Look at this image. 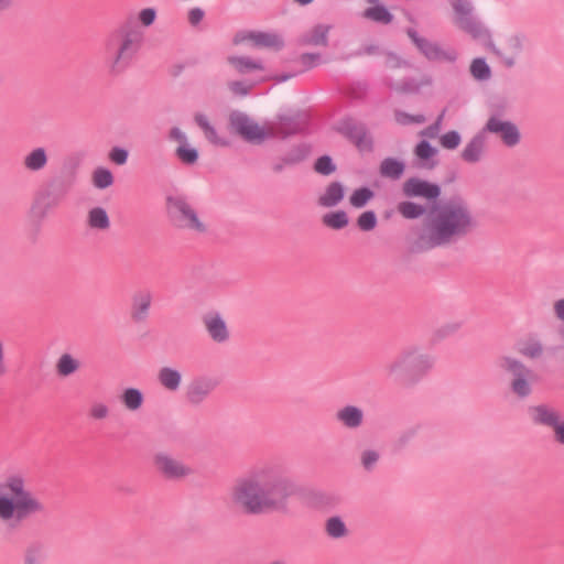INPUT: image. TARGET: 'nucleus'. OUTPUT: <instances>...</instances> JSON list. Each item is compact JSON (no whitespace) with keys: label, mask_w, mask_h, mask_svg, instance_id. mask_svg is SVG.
Masks as SVG:
<instances>
[{"label":"nucleus","mask_w":564,"mask_h":564,"mask_svg":"<svg viewBox=\"0 0 564 564\" xmlns=\"http://www.w3.org/2000/svg\"><path fill=\"white\" fill-rule=\"evenodd\" d=\"M470 74L477 80H487L491 76V70L484 58H475L470 64Z\"/></svg>","instance_id":"nucleus-43"},{"label":"nucleus","mask_w":564,"mask_h":564,"mask_svg":"<svg viewBox=\"0 0 564 564\" xmlns=\"http://www.w3.org/2000/svg\"><path fill=\"white\" fill-rule=\"evenodd\" d=\"M4 343L3 340L0 338V378H2L3 376H6L7 373V366H6V360H4Z\"/></svg>","instance_id":"nucleus-61"},{"label":"nucleus","mask_w":564,"mask_h":564,"mask_svg":"<svg viewBox=\"0 0 564 564\" xmlns=\"http://www.w3.org/2000/svg\"><path fill=\"white\" fill-rule=\"evenodd\" d=\"M496 135L507 148H516L521 142L519 127L512 121L496 119Z\"/></svg>","instance_id":"nucleus-21"},{"label":"nucleus","mask_w":564,"mask_h":564,"mask_svg":"<svg viewBox=\"0 0 564 564\" xmlns=\"http://www.w3.org/2000/svg\"><path fill=\"white\" fill-rule=\"evenodd\" d=\"M436 153L437 150L425 140L419 142L414 149V154L417 159L423 161L422 166L426 169H433L435 166V162L432 161V159Z\"/></svg>","instance_id":"nucleus-36"},{"label":"nucleus","mask_w":564,"mask_h":564,"mask_svg":"<svg viewBox=\"0 0 564 564\" xmlns=\"http://www.w3.org/2000/svg\"><path fill=\"white\" fill-rule=\"evenodd\" d=\"M286 166H289L288 164H285V162L283 161V156L278 159V161L272 165V170L274 173H281Z\"/></svg>","instance_id":"nucleus-63"},{"label":"nucleus","mask_w":564,"mask_h":564,"mask_svg":"<svg viewBox=\"0 0 564 564\" xmlns=\"http://www.w3.org/2000/svg\"><path fill=\"white\" fill-rule=\"evenodd\" d=\"M119 400L128 411L137 412L144 403V395L137 388H127L120 394Z\"/></svg>","instance_id":"nucleus-30"},{"label":"nucleus","mask_w":564,"mask_h":564,"mask_svg":"<svg viewBox=\"0 0 564 564\" xmlns=\"http://www.w3.org/2000/svg\"><path fill=\"white\" fill-rule=\"evenodd\" d=\"M485 132H494V115L487 120V123L481 133H478L471 139V141L465 147L462 152V158L468 163L478 162L482 155L485 149Z\"/></svg>","instance_id":"nucleus-19"},{"label":"nucleus","mask_w":564,"mask_h":564,"mask_svg":"<svg viewBox=\"0 0 564 564\" xmlns=\"http://www.w3.org/2000/svg\"><path fill=\"white\" fill-rule=\"evenodd\" d=\"M519 351L529 358H538L542 355L543 348L539 341L529 340L520 347Z\"/></svg>","instance_id":"nucleus-51"},{"label":"nucleus","mask_w":564,"mask_h":564,"mask_svg":"<svg viewBox=\"0 0 564 564\" xmlns=\"http://www.w3.org/2000/svg\"><path fill=\"white\" fill-rule=\"evenodd\" d=\"M246 40L251 41L253 45L258 47L281 50L284 45V42L280 35L269 32H249L241 39L236 37L235 42L238 43Z\"/></svg>","instance_id":"nucleus-22"},{"label":"nucleus","mask_w":564,"mask_h":564,"mask_svg":"<svg viewBox=\"0 0 564 564\" xmlns=\"http://www.w3.org/2000/svg\"><path fill=\"white\" fill-rule=\"evenodd\" d=\"M460 134L455 131H448L440 138V143L444 149L454 150L460 144Z\"/></svg>","instance_id":"nucleus-50"},{"label":"nucleus","mask_w":564,"mask_h":564,"mask_svg":"<svg viewBox=\"0 0 564 564\" xmlns=\"http://www.w3.org/2000/svg\"><path fill=\"white\" fill-rule=\"evenodd\" d=\"M65 194V189H59L55 193L48 191L41 192L36 197L34 208L40 210L41 217H44L50 210L59 205Z\"/></svg>","instance_id":"nucleus-26"},{"label":"nucleus","mask_w":564,"mask_h":564,"mask_svg":"<svg viewBox=\"0 0 564 564\" xmlns=\"http://www.w3.org/2000/svg\"><path fill=\"white\" fill-rule=\"evenodd\" d=\"M339 132L347 137L361 152L372 150V138L366 127L352 119L343 120L338 128Z\"/></svg>","instance_id":"nucleus-13"},{"label":"nucleus","mask_w":564,"mask_h":564,"mask_svg":"<svg viewBox=\"0 0 564 564\" xmlns=\"http://www.w3.org/2000/svg\"><path fill=\"white\" fill-rule=\"evenodd\" d=\"M501 368L510 375L511 392L520 399L528 398L532 392L533 371L522 362L509 357L501 359Z\"/></svg>","instance_id":"nucleus-7"},{"label":"nucleus","mask_w":564,"mask_h":564,"mask_svg":"<svg viewBox=\"0 0 564 564\" xmlns=\"http://www.w3.org/2000/svg\"><path fill=\"white\" fill-rule=\"evenodd\" d=\"M45 511L24 474L11 473L0 480V522L12 527Z\"/></svg>","instance_id":"nucleus-3"},{"label":"nucleus","mask_w":564,"mask_h":564,"mask_svg":"<svg viewBox=\"0 0 564 564\" xmlns=\"http://www.w3.org/2000/svg\"><path fill=\"white\" fill-rule=\"evenodd\" d=\"M79 368V360L67 352L62 354L55 364L56 373L59 377H69L77 372Z\"/></svg>","instance_id":"nucleus-33"},{"label":"nucleus","mask_w":564,"mask_h":564,"mask_svg":"<svg viewBox=\"0 0 564 564\" xmlns=\"http://www.w3.org/2000/svg\"><path fill=\"white\" fill-rule=\"evenodd\" d=\"M434 366V358L419 346L403 348L384 366L388 380L402 387L417 383Z\"/></svg>","instance_id":"nucleus-5"},{"label":"nucleus","mask_w":564,"mask_h":564,"mask_svg":"<svg viewBox=\"0 0 564 564\" xmlns=\"http://www.w3.org/2000/svg\"><path fill=\"white\" fill-rule=\"evenodd\" d=\"M375 193L369 187H360L352 192L349 197V204L355 208L365 207L372 198Z\"/></svg>","instance_id":"nucleus-41"},{"label":"nucleus","mask_w":564,"mask_h":564,"mask_svg":"<svg viewBox=\"0 0 564 564\" xmlns=\"http://www.w3.org/2000/svg\"><path fill=\"white\" fill-rule=\"evenodd\" d=\"M402 191L406 197H423L426 199H436L441 194L438 185L417 177L406 180L403 183Z\"/></svg>","instance_id":"nucleus-16"},{"label":"nucleus","mask_w":564,"mask_h":564,"mask_svg":"<svg viewBox=\"0 0 564 564\" xmlns=\"http://www.w3.org/2000/svg\"><path fill=\"white\" fill-rule=\"evenodd\" d=\"M404 172V164L392 158L384 159L380 165V174L384 177L399 180Z\"/></svg>","instance_id":"nucleus-37"},{"label":"nucleus","mask_w":564,"mask_h":564,"mask_svg":"<svg viewBox=\"0 0 564 564\" xmlns=\"http://www.w3.org/2000/svg\"><path fill=\"white\" fill-rule=\"evenodd\" d=\"M325 533L333 540L345 539L349 534V530L343 519L338 516L329 517L325 521Z\"/></svg>","instance_id":"nucleus-32"},{"label":"nucleus","mask_w":564,"mask_h":564,"mask_svg":"<svg viewBox=\"0 0 564 564\" xmlns=\"http://www.w3.org/2000/svg\"><path fill=\"white\" fill-rule=\"evenodd\" d=\"M227 62L239 73L247 74L251 70H262L263 65L260 61L246 56H228Z\"/></svg>","instance_id":"nucleus-34"},{"label":"nucleus","mask_w":564,"mask_h":564,"mask_svg":"<svg viewBox=\"0 0 564 564\" xmlns=\"http://www.w3.org/2000/svg\"><path fill=\"white\" fill-rule=\"evenodd\" d=\"M295 494V485L284 467L263 462L236 479L230 489L232 505L247 514L284 511Z\"/></svg>","instance_id":"nucleus-1"},{"label":"nucleus","mask_w":564,"mask_h":564,"mask_svg":"<svg viewBox=\"0 0 564 564\" xmlns=\"http://www.w3.org/2000/svg\"><path fill=\"white\" fill-rule=\"evenodd\" d=\"M454 11V23L475 39L486 35V30L474 12L470 0H448Z\"/></svg>","instance_id":"nucleus-8"},{"label":"nucleus","mask_w":564,"mask_h":564,"mask_svg":"<svg viewBox=\"0 0 564 564\" xmlns=\"http://www.w3.org/2000/svg\"><path fill=\"white\" fill-rule=\"evenodd\" d=\"M194 121L202 129L208 142L218 147L228 145V141L218 135L216 129L210 124L208 118L204 113H196L194 116Z\"/></svg>","instance_id":"nucleus-29"},{"label":"nucleus","mask_w":564,"mask_h":564,"mask_svg":"<svg viewBox=\"0 0 564 564\" xmlns=\"http://www.w3.org/2000/svg\"><path fill=\"white\" fill-rule=\"evenodd\" d=\"M169 139L171 141H175L178 143V145H185L188 142V138L186 133L181 130L178 127H173L169 132Z\"/></svg>","instance_id":"nucleus-57"},{"label":"nucleus","mask_w":564,"mask_h":564,"mask_svg":"<svg viewBox=\"0 0 564 564\" xmlns=\"http://www.w3.org/2000/svg\"><path fill=\"white\" fill-rule=\"evenodd\" d=\"M362 18L381 25H389L393 22V14L383 6L368 7L362 12Z\"/></svg>","instance_id":"nucleus-31"},{"label":"nucleus","mask_w":564,"mask_h":564,"mask_svg":"<svg viewBox=\"0 0 564 564\" xmlns=\"http://www.w3.org/2000/svg\"><path fill=\"white\" fill-rule=\"evenodd\" d=\"M175 156L185 165H194L198 161L199 154L196 148L187 143L175 149Z\"/></svg>","instance_id":"nucleus-40"},{"label":"nucleus","mask_w":564,"mask_h":564,"mask_svg":"<svg viewBox=\"0 0 564 564\" xmlns=\"http://www.w3.org/2000/svg\"><path fill=\"white\" fill-rule=\"evenodd\" d=\"M380 459V453L376 449H365L360 453V464L366 471H372Z\"/></svg>","instance_id":"nucleus-44"},{"label":"nucleus","mask_w":564,"mask_h":564,"mask_svg":"<svg viewBox=\"0 0 564 564\" xmlns=\"http://www.w3.org/2000/svg\"><path fill=\"white\" fill-rule=\"evenodd\" d=\"M166 208L169 218L175 227L197 234L206 232L205 224L199 219L195 208L184 197H169Z\"/></svg>","instance_id":"nucleus-6"},{"label":"nucleus","mask_w":564,"mask_h":564,"mask_svg":"<svg viewBox=\"0 0 564 564\" xmlns=\"http://www.w3.org/2000/svg\"><path fill=\"white\" fill-rule=\"evenodd\" d=\"M554 313L560 321L564 322V299L554 303Z\"/></svg>","instance_id":"nucleus-62"},{"label":"nucleus","mask_w":564,"mask_h":564,"mask_svg":"<svg viewBox=\"0 0 564 564\" xmlns=\"http://www.w3.org/2000/svg\"><path fill=\"white\" fill-rule=\"evenodd\" d=\"M143 33L129 19L112 30L104 41L105 64L111 76L121 75L141 48Z\"/></svg>","instance_id":"nucleus-4"},{"label":"nucleus","mask_w":564,"mask_h":564,"mask_svg":"<svg viewBox=\"0 0 564 564\" xmlns=\"http://www.w3.org/2000/svg\"><path fill=\"white\" fill-rule=\"evenodd\" d=\"M153 466L166 480H181L193 474L188 465L166 452H158L153 456Z\"/></svg>","instance_id":"nucleus-10"},{"label":"nucleus","mask_w":564,"mask_h":564,"mask_svg":"<svg viewBox=\"0 0 564 564\" xmlns=\"http://www.w3.org/2000/svg\"><path fill=\"white\" fill-rule=\"evenodd\" d=\"M406 35L416 46V48L429 59H440L443 57V52L433 42L419 35V33L410 28L406 30Z\"/></svg>","instance_id":"nucleus-23"},{"label":"nucleus","mask_w":564,"mask_h":564,"mask_svg":"<svg viewBox=\"0 0 564 564\" xmlns=\"http://www.w3.org/2000/svg\"><path fill=\"white\" fill-rule=\"evenodd\" d=\"M345 188L339 182H332L318 197V205L330 208L337 206L344 198Z\"/></svg>","instance_id":"nucleus-27"},{"label":"nucleus","mask_w":564,"mask_h":564,"mask_svg":"<svg viewBox=\"0 0 564 564\" xmlns=\"http://www.w3.org/2000/svg\"><path fill=\"white\" fill-rule=\"evenodd\" d=\"M444 116H445V110H443L440 116L437 117L436 121L432 124H430L429 127L424 128L420 134L422 137H426V138H430V139H434L438 135L440 131H441V127H442V121L444 119Z\"/></svg>","instance_id":"nucleus-54"},{"label":"nucleus","mask_w":564,"mask_h":564,"mask_svg":"<svg viewBox=\"0 0 564 564\" xmlns=\"http://www.w3.org/2000/svg\"><path fill=\"white\" fill-rule=\"evenodd\" d=\"M299 63L303 67V70L312 69L321 63V54L319 53H303L299 57Z\"/></svg>","instance_id":"nucleus-52"},{"label":"nucleus","mask_w":564,"mask_h":564,"mask_svg":"<svg viewBox=\"0 0 564 564\" xmlns=\"http://www.w3.org/2000/svg\"><path fill=\"white\" fill-rule=\"evenodd\" d=\"M377 215L373 210H367L357 218V226L362 231H371L377 226Z\"/></svg>","instance_id":"nucleus-45"},{"label":"nucleus","mask_w":564,"mask_h":564,"mask_svg":"<svg viewBox=\"0 0 564 564\" xmlns=\"http://www.w3.org/2000/svg\"><path fill=\"white\" fill-rule=\"evenodd\" d=\"M43 556V545L40 543H31L24 554V564H41Z\"/></svg>","instance_id":"nucleus-46"},{"label":"nucleus","mask_w":564,"mask_h":564,"mask_svg":"<svg viewBox=\"0 0 564 564\" xmlns=\"http://www.w3.org/2000/svg\"><path fill=\"white\" fill-rule=\"evenodd\" d=\"M159 383L167 391L175 392L182 383V373L172 367H162L158 372Z\"/></svg>","instance_id":"nucleus-28"},{"label":"nucleus","mask_w":564,"mask_h":564,"mask_svg":"<svg viewBox=\"0 0 564 564\" xmlns=\"http://www.w3.org/2000/svg\"><path fill=\"white\" fill-rule=\"evenodd\" d=\"M310 153V147L305 143L296 144L292 147L285 155L283 161L288 165H295L304 161Z\"/></svg>","instance_id":"nucleus-39"},{"label":"nucleus","mask_w":564,"mask_h":564,"mask_svg":"<svg viewBox=\"0 0 564 564\" xmlns=\"http://www.w3.org/2000/svg\"><path fill=\"white\" fill-rule=\"evenodd\" d=\"M336 421L347 430H358L364 425L365 412L357 405H345L335 413Z\"/></svg>","instance_id":"nucleus-20"},{"label":"nucleus","mask_w":564,"mask_h":564,"mask_svg":"<svg viewBox=\"0 0 564 564\" xmlns=\"http://www.w3.org/2000/svg\"><path fill=\"white\" fill-rule=\"evenodd\" d=\"M91 181L96 188L105 189L113 184V176L108 169L97 167L93 172Z\"/></svg>","instance_id":"nucleus-42"},{"label":"nucleus","mask_w":564,"mask_h":564,"mask_svg":"<svg viewBox=\"0 0 564 564\" xmlns=\"http://www.w3.org/2000/svg\"><path fill=\"white\" fill-rule=\"evenodd\" d=\"M306 122L304 115L278 116L275 120L265 122V140L271 138L286 139L303 131Z\"/></svg>","instance_id":"nucleus-11"},{"label":"nucleus","mask_w":564,"mask_h":564,"mask_svg":"<svg viewBox=\"0 0 564 564\" xmlns=\"http://www.w3.org/2000/svg\"><path fill=\"white\" fill-rule=\"evenodd\" d=\"M205 17V12L200 8H193L188 11V22L191 25H198Z\"/></svg>","instance_id":"nucleus-58"},{"label":"nucleus","mask_w":564,"mask_h":564,"mask_svg":"<svg viewBox=\"0 0 564 564\" xmlns=\"http://www.w3.org/2000/svg\"><path fill=\"white\" fill-rule=\"evenodd\" d=\"M404 62L397 56L393 53H387L384 58V65L388 68H398L400 67Z\"/></svg>","instance_id":"nucleus-59"},{"label":"nucleus","mask_w":564,"mask_h":564,"mask_svg":"<svg viewBox=\"0 0 564 564\" xmlns=\"http://www.w3.org/2000/svg\"><path fill=\"white\" fill-rule=\"evenodd\" d=\"M532 421L535 424L545 425L549 427L555 426L560 421V413L556 409L546 404L535 405L529 409Z\"/></svg>","instance_id":"nucleus-24"},{"label":"nucleus","mask_w":564,"mask_h":564,"mask_svg":"<svg viewBox=\"0 0 564 564\" xmlns=\"http://www.w3.org/2000/svg\"><path fill=\"white\" fill-rule=\"evenodd\" d=\"M398 212L405 219H416L425 215L422 228L412 245V250L416 252L453 245L475 227L468 205L459 198L435 205L429 212L422 205L405 200L399 203Z\"/></svg>","instance_id":"nucleus-2"},{"label":"nucleus","mask_w":564,"mask_h":564,"mask_svg":"<svg viewBox=\"0 0 564 564\" xmlns=\"http://www.w3.org/2000/svg\"><path fill=\"white\" fill-rule=\"evenodd\" d=\"M314 169L322 175H330L336 171V165L333 163L330 156L323 155L316 160Z\"/></svg>","instance_id":"nucleus-49"},{"label":"nucleus","mask_w":564,"mask_h":564,"mask_svg":"<svg viewBox=\"0 0 564 564\" xmlns=\"http://www.w3.org/2000/svg\"><path fill=\"white\" fill-rule=\"evenodd\" d=\"M109 158L113 163L123 165L128 160V151L122 148H113L109 153Z\"/></svg>","instance_id":"nucleus-56"},{"label":"nucleus","mask_w":564,"mask_h":564,"mask_svg":"<svg viewBox=\"0 0 564 564\" xmlns=\"http://www.w3.org/2000/svg\"><path fill=\"white\" fill-rule=\"evenodd\" d=\"M323 224L332 229L340 230L348 225V216L344 210L327 213L322 218Z\"/></svg>","instance_id":"nucleus-38"},{"label":"nucleus","mask_w":564,"mask_h":564,"mask_svg":"<svg viewBox=\"0 0 564 564\" xmlns=\"http://www.w3.org/2000/svg\"><path fill=\"white\" fill-rule=\"evenodd\" d=\"M524 36L520 32L508 31L501 34L500 46L496 48V62L505 67L512 68L517 57L523 50Z\"/></svg>","instance_id":"nucleus-12"},{"label":"nucleus","mask_w":564,"mask_h":564,"mask_svg":"<svg viewBox=\"0 0 564 564\" xmlns=\"http://www.w3.org/2000/svg\"><path fill=\"white\" fill-rule=\"evenodd\" d=\"M229 128L247 142L260 144L265 140V124L259 126L245 112L232 111L229 115Z\"/></svg>","instance_id":"nucleus-9"},{"label":"nucleus","mask_w":564,"mask_h":564,"mask_svg":"<svg viewBox=\"0 0 564 564\" xmlns=\"http://www.w3.org/2000/svg\"><path fill=\"white\" fill-rule=\"evenodd\" d=\"M88 226L97 230H107L110 227V219L102 207H94L88 212Z\"/></svg>","instance_id":"nucleus-35"},{"label":"nucleus","mask_w":564,"mask_h":564,"mask_svg":"<svg viewBox=\"0 0 564 564\" xmlns=\"http://www.w3.org/2000/svg\"><path fill=\"white\" fill-rule=\"evenodd\" d=\"M394 119L402 126L421 124L426 120L423 115H410L401 110L394 111Z\"/></svg>","instance_id":"nucleus-47"},{"label":"nucleus","mask_w":564,"mask_h":564,"mask_svg":"<svg viewBox=\"0 0 564 564\" xmlns=\"http://www.w3.org/2000/svg\"><path fill=\"white\" fill-rule=\"evenodd\" d=\"M380 51L379 46L377 45H368L364 48L362 53L367 55H375L378 54Z\"/></svg>","instance_id":"nucleus-64"},{"label":"nucleus","mask_w":564,"mask_h":564,"mask_svg":"<svg viewBox=\"0 0 564 564\" xmlns=\"http://www.w3.org/2000/svg\"><path fill=\"white\" fill-rule=\"evenodd\" d=\"M333 30L332 24L315 23L304 30L297 36V44L303 47H327L329 45V33Z\"/></svg>","instance_id":"nucleus-14"},{"label":"nucleus","mask_w":564,"mask_h":564,"mask_svg":"<svg viewBox=\"0 0 564 564\" xmlns=\"http://www.w3.org/2000/svg\"><path fill=\"white\" fill-rule=\"evenodd\" d=\"M48 155L46 149L37 147L28 152L22 159V166L25 171L36 173L46 167Z\"/></svg>","instance_id":"nucleus-25"},{"label":"nucleus","mask_w":564,"mask_h":564,"mask_svg":"<svg viewBox=\"0 0 564 564\" xmlns=\"http://www.w3.org/2000/svg\"><path fill=\"white\" fill-rule=\"evenodd\" d=\"M153 294L150 290H139L131 297L130 318L133 323H144L150 315Z\"/></svg>","instance_id":"nucleus-18"},{"label":"nucleus","mask_w":564,"mask_h":564,"mask_svg":"<svg viewBox=\"0 0 564 564\" xmlns=\"http://www.w3.org/2000/svg\"><path fill=\"white\" fill-rule=\"evenodd\" d=\"M156 15L154 8H144L138 13V21L142 26L149 28L155 22Z\"/></svg>","instance_id":"nucleus-55"},{"label":"nucleus","mask_w":564,"mask_h":564,"mask_svg":"<svg viewBox=\"0 0 564 564\" xmlns=\"http://www.w3.org/2000/svg\"><path fill=\"white\" fill-rule=\"evenodd\" d=\"M217 381L209 377H197L186 388L185 398L189 405L198 406L204 403L216 389Z\"/></svg>","instance_id":"nucleus-15"},{"label":"nucleus","mask_w":564,"mask_h":564,"mask_svg":"<svg viewBox=\"0 0 564 564\" xmlns=\"http://www.w3.org/2000/svg\"><path fill=\"white\" fill-rule=\"evenodd\" d=\"M202 322L209 338L214 343L224 344L228 341L230 333L225 319L219 313H207L203 316Z\"/></svg>","instance_id":"nucleus-17"},{"label":"nucleus","mask_w":564,"mask_h":564,"mask_svg":"<svg viewBox=\"0 0 564 564\" xmlns=\"http://www.w3.org/2000/svg\"><path fill=\"white\" fill-rule=\"evenodd\" d=\"M109 406L100 401H94L89 406V417L93 420H106L109 416Z\"/></svg>","instance_id":"nucleus-48"},{"label":"nucleus","mask_w":564,"mask_h":564,"mask_svg":"<svg viewBox=\"0 0 564 564\" xmlns=\"http://www.w3.org/2000/svg\"><path fill=\"white\" fill-rule=\"evenodd\" d=\"M254 84L243 80H234L228 83L229 90L237 96H246L253 88Z\"/></svg>","instance_id":"nucleus-53"},{"label":"nucleus","mask_w":564,"mask_h":564,"mask_svg":"<svg viewBox=\"0 0 564 564\" xmlns=\"http://www.w3.org/2000/svg\"><path fill=\"white\" fill-rule=\"evenodd\" d=\"M555 434V440L564 445V421H558L555 426L552 427Z\"/></svg>","instance_id":"nucleus-60"}]
</instances>
